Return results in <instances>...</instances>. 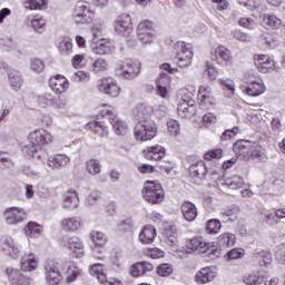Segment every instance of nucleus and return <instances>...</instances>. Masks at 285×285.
<instances>
[{
	"instance_id": "f257e3e1",
	"label": "nucleus",
	"mask_w": 285,
	"mask_h": 285,
	"mask_svg": "<svg viewBox=\"0 0 285 285\" xmlns=\"http://www.w3.org/2000/svg\"><path fill=\"white\" fill-rule=\"evenodd\" d=\"M28 139L30 144L22 148L23 155H26L27 159L46 164L48 151L41 146L52 144V135L46 129H36L29 135Z\"/></svg>"
},
{
	"instance_id": "f03ea898",
	"label": "nucleus",
	"mask_w": 285,
	"mask_h": 285,
	"mask_svg": "<svg viewBox=\"0 0 285 285\" xmlns=\"http://www.w3.org/2000/svg\"><path fill=\"white\" fill-rule=\"evenodd\" d=\"M141 73V62L137 60L118 61L115 68V76L126 81L137 79Z\"/></svg>"
},
{
	"instance_id": "7ed1b4c3",
	"label": "nucleus",
	"mask_w": 285,
	"mask_h": 285,
	"mask_svg": "<svg viewBox=\"0 0 285 285\" xmlns=\"http://www.w3.org/2000/svg\"><path fill=\"white\" fill-rule=\"evenodd\" d=\"M72 19L77 24H88L95 21V10L88 1H78L75 6Z\"/></svg>"
},
{
	"instance_id": "20e7f679",
	"label": "nucleus",
	"mask_w": 285,
	"mask_h": 285,
	"mask_svg": "<svg viewBox=\"0 0 285 285\" xmlns=\"http://www.w3.org/2000/svg\"><path fill=\"white\" fill-rule=\"evenodd\" d=\"M141 195L145 202H148L149 204H161L165 197L161 185L157 181L150 180L145 184Z\"/></svg>"
},
{
	"instance_id": "39448f33",
	"label": "nucleus",
	"mask_w": 285,
	"mask_h": 285,
	"mask_svg": "<svg viewBox=\"0 0 285 285\" xmlns=\"http://www.w3.org/2000/svg\"><path fill=\"white\" fill-rule=\"evenodd\" d=\"M134 135L137 141H150L157 137V124L154 120L139 122L134 129Z\"/></svg>"
},
{
	"instance_id": "423d86ee",
	"label": "nucleus",
	"mask_w": 285,
	"mask_h": 285,
	"mask_svg": "<svg viewBox=\"0 0 285 285\" xmlns=\"http://www.w3.org/2000/svg\"><path fill=\"white\" fill-rule=\"evenodd\" d=\"M175 50L179 68H188L193 63V45L178 41L175 45Z\"/></svg>"
},
{
	"instance_id": "0eeeda50",
	"label": "nucleus",
	"mask_w": 285,
	"mask_h": 285,
	"mask_svg": "<svg viewBox=\"0 0 285 285\" xmlns=\"http://www.w3.org/2000/svg\"><path fill=\"white\" fill-rule=\"evenodd\" d=\"M97 88L102 95L117 98L121 95V87L119 82L112 77H105L97 81Z\"/></svg>"
},
{
	"instance_id": "6e6552de",
	"label": "nucleus",
	"mask_w": 285,
	"mask_h": 285,
	"mask_svg": "<svg viewBox=\"0 0 285 285\" xmlns=\"http://www.w3.org/2000/svg\"><path fill=\"white\" fill-rule=\"evenodd\" d=\"M137 37L141 43H153V41L157 39V31L153 28V22L149 20L139 22L137 27Z\"/></svg>"
},
{
	"instance_id": "1a4fd4ad",
	"label": "nucleus",
	"mask_w": 285,
	"mask_h": 285,
	"mask_svg": "<svg viewBox=\"0 0 285 285\" xmlns=\"http://www.w3.org/2000/svg\"><path fill=\"white\" fill-rule=\"evenodd\" d=\"M61 245L71 250V253H73L78 259L83 257L86 254L83 249V242H81L77 236H63L61 239Z\"/></svg>"
},
{
	"instance_id": "9d476101",
	"label": "nucleus",
	"mask_w": 285,
	"mask_h": 285,
	"mask_svg": "<svg viewBox=\"0 0 285 285\" xmlns=\"http://www.w3.org/2000/svg\"><path fill=\"white\" fill-rule=\"evenodd\" d=\"M114 29L117 35H120V37H129L132 32V19L130 18V14H120L114 22Z\"/></svg>"
},
{
	"instance_id": "9b49d317",
	"label": "nucleus",
	"mask_w": 285,
	"mask_h": 285,
	"mask_svg": "<svg viewBox=\"0 0 285 285\" xmlns=\"http://www.w3.org/2000/svg\"><path fill=\"white\" fill-rule=\"evenodd\" d=\"M90 239L94 242L95 249H94V257L95 259H99L100 262H105L106 255L104 254V250L99 247L106 246V243L108 242V238L106 237V234L94 230L90 233Z\"/></svg>"
},
{
	"instance_id": "f8f14e48",
	"label": "nucleus",
	"mask_w": 285,
	"mask_h": 285,
	"mask_svg": "<svg viewBox=\"0 0 285 285\" xmlns=\"http://www.w3.org/2000/svg\"><path fill=\"white\" fill-rule=\"evenodd\" d=\"M27 215L26 209L21 207H9L4 210V222L9 226H16V224H21Z\"/></svg>"
},
{
	"instance_id": "ddd939ff",
	"label": "nucleus",
	"mask_w": 285,
	"mask_h": 285,
	"mask_svg": "<svg viewBox=\"0 0 285 285\" xmlns=\"http://www.w3.org/2000/svg\"><path fill=\"white\" fill-rule=\"evenodd\" d=\"M0 246L9 257H12V259H19V257H21V248H19V245L14 243L13 237L2 236L0 238Z\"/></svg>"
},
{
	"instance_id": "4468645a",
	"label": "nucleus",
	"mask_w": 285,
	"mask_h": 285,
	"mask_svg": "<svg viewBox=\"0 0 285 285\" xmlns=\"http://www.w3.org/2000/svg\"><path fill=\"white\" fill-rule=\"evenodd\" d=\"M254 66L257 68L258 72L266 75V72L275 70V60L268 55H254Z\"/></svg>"
},
{
	"instance_id": "2eb2a0df",
	"label": "nucleus",
	"mask_w": 285,
	"mask_h": 285,
	"mask_svg": "<svg viewBox=\"0 0 285 285\" xmlns=\"http://www.w3.org/2000/svg\"><path fill=\"white\" fill-rule=\"evenodd\" d=\"M42 164L51 168V170H59L70 164V158L66 154H56L53 156H47Z\"/></svg>"
},
{
	"instance_id": "dca6fc26",
	"label": "nucleus",
	"mask_w": 285,
	"mask_h": 285,
	"mask_svg": "<svg viewBox=\"0 0 285 285\" xmlns=\"http://www.w3.org/2000/svg\"><path fill=\"white\" fill-rule=\"evenodd\" d=\"M49 86L56 95H63L70 88V82L66 77L57 75L49 79Z\"/></svg>"
},
{
	"instance_id": "f3484780",
	"label": "nucleus",
	"mask_w": 285,
	"mask_h": 285,
	"mask_svg": "<svg viewBox=\"0 0 285 285\" xmlns=\"http://www.w3.org/2000/svg\"><path fill=\"white\" fill-rule=\"evenodd\" d=\"M242 90L244 95H247L248 97H259L266 92V85H264V80L256 79L252 80L248 86L244 87Z\"/></svg>"
},
{
	"instance_id": "a211bd4d",
	"label": "nucleus",
	"mask_w": 285,
	"mask_h": 285,
	"mask_svg": "<svg viewBox=\"0 0 285 285\" xmlns=\"http://www.w3.org/2000/svg\"><path fill=\"white\" fill-rule=\"evenodd\" d=\"M253 148V142L250 140H238L234 144V153L240 159L248 161L250 159V149Z\"/></svg>"
},
{
	"instance_id": "6ab92c4d",
	"label": "nucleus",
	"mask_w": 285,
	"mask_h": 285,
	"mask_svg": "<svg viewBox=\"0 0 285 285\" xmlns=\"http://www.w3.org/2000/svg\"><path fill=\"white\" fill-rule=\"evenodd\" d=\"M60 226L65 233H77V230H81V226H83V223L81 222V217L73 216L62 218L60 222Z\"/></svg>"
},
{
	"instance_id": "aec40b11",
	"label": "nucleus",
	"mask_w": 285,
	"mask_h": 285,
	"mask_svg": "<svg viewBox=\"0 0 285 285\" xmlns=\"http://www.w3.org/2000/svg\"><path fill=\"white\" fill-rule=\"evenodd\" d=\"M153 112H155V109L148 104H139L134 109V116L138 119L139 124L144 121H153L150 119V117H153Z\"/></svg>"
},
{
	"instance_id": "412c9836",
	"label": "nucleus",
	"mask_w": 285,
	"mask_h": 285,
	"mask_svg": "<svg viewBox=\"0 0 285 285\" xmlns=\"http://www.w3.org/2000/svg\"><path fill=\"white\" fill-rule=\"evenodd\" d=\"M142 154L149 161H161L166 157V149L160 145H154L144 149Z\"/></svg>"
},
{
	"instance_id": "4be33fe9",
	"label": "nucleus",
	"mask_w": 285,
	"mask_h": 285,
	"mask_svg": "<svg viewBox=\"0 0 285 285\" xmlns=\"http://www.w3.org/2000/svg\"><path fill=\"white\" fill-rule=\"evenodd\" d=\"M177 114L183 119H190L197 115V107L195 100H187V102H179L177 106Z\"/></svg>"
},
{
	"instance_id": "5701e85b",
	"label": "nucleus",
	"mask_w": 285,
	"mask_h": 285,
	"mask_svg": "<svg viewBox=\"0 0 285 285\" xmlns=\"http://www.w3.org/2000/svg\"><path fill=\"white\" fill-rule=\"evenodd\" d=\"M212 60L228 66V63H232L233 61V56L230 55V50L228 48L225 46H218L214 53H212Z\"/></svg>"
},
{
	"instance_id": "b1692460",
	"label": "nucleus",
	"mask_w": 285,
	"mask_h": 285,
	"mask_svg": "<svg viewBox=\"0 0 285 285\" xmlns=\"http://www.w3.org/2000/svg\"><path fill=\"white\" fill-rule=\"evenodd\" d=\"M62 208L65 210H75L79 208V194L76 190H68L62 196Z\"/></svg>"
},
{
	"instance_id": "393cba45",
	"label": "nucleus",
	"mask_w": 285,
	"mask_h": 285,
	"mask_svg": "<svg viewBox=\"0 0 285 285\" xmlns=\"http://www.w3.org/2000/svg\"><path fill=\"white\" fill-rule=\"evenodd\" d=\"M20 266L21 271L24 273H32V271H37L39 266V259H37L35 253L30 252L21 258Z\"/></svg>"
},
{
	"instance_id": "a878e982",
	"label": "nucleus",
	"mask_w": 285,
	"mask_h": 285,
	"mask_svg": "<svg viewBox=\"0 0 285 285\" xmlns=\"http://www.w3.org/2000/svg\"><path fill=\"white\" fill-rule=\"evenodd\" d=\"M157 237V229L153 225H146L141 228L138 239L140 244H153L155 242V238Z\"/></svg>"
},
{
	"instance_id": "bb28decb",
	"label": "nucleus",
	"mask_w": 285,
	"mask_h": 285,
	"mask_svg": "<svg viewBox=\"0 0 285 285\" xmlns=\"http://www.w3.org/2000/svg\"><path fill=\"white\" fill-rule=\"evenodd\" d=\"M181 215L186 222H195L197 219V206L193 202H184L180 206Z\"/></svg>"
},
{
	"instance_id": "cd10ccee",
	"label": "nucleus",
	"mask_w": 285,
	"mask_h": 285,
	"mask_svg": "<svg viewBox=\"0 0 285 285\" xmlns=\"http://www.w3.org/2000/svg\"><path fill=\"white\" fill-rule=\"evenodd\" d=\"M45 275H46V282L49 285H58L59 282H61V273L59 272V268L55 265H46L45 266Z\"/></svg>"
},
{
	"instance_id": "c85d7f7f",
	"label": "nucleus",
	"mask_w": 285,
	"mask_h": 285,
	"mask_svg": "<svg viewBox=\"0 0 285 285\" xmlns=\"http://www.w3.org/2000/svg\"><path fill=\"white\" fill-rule=\"evenodd\" d=\"M215 267H203L195 276L197 284H208L215 279Z\"/></svg>"
},
{
	"instance_id": "c756f323",
	"label": "nucleus",
	"mask_w": 285,
	"mask_h": 285,
	"mask_svg": "<svg viewBox=\"0 0 285 285\" xmlns=\"http://www.w3.org/2000/svg\"><path fill=\"white\" fill-rule=\"evenodd\" d=\"M187 248H189V250H195L196 253H206V250L210 248V244H208L204 237L198 236L189 240Z\"/></svg>"
},
{
	"instance_id": "7c9ffc66",
	"label": "nucleus",
	"mask_w": 285,
	"mask_h": 285,
	"mask_svg": "<svg viewBox=\"0 0 285 285\" xmlns=\"http://www.w3.org/2000/svg\"><path fill=\"white\" fill-rule=\"evenodd\" d=\"M154 266L149 262H139L131 266L130 275L131 277H141V275H146V273H150Z\"/></svg>"
},
{
	"instance_id": "2f4dec72",
	"label": "nucleus",
	"mask_w": 285,
	"mask_h": 285,
	"mask_svg": "<svg viewBox=\"0 0 285 285\" xmlns=\"http://www.w3.org/2000/svg\"><path fill=\"white\" fill-rule=\"evenodd\" d=\"M87 128L91 130L94 135H97V137L106 138L108 137V135H110L108 126H106V122L91 121L87 125Z\"/></svg>"
},
{
	"instance_id": "473e14b6",
	"label": "nucleus",
	"mask_w": 285,
	"mask_h": 285,
	"mask_svg": "<svg viewBox=\"0 0 285 285\" xmlns=\"http://www.w3.org/2000/svg\"><path fill=\"white\" fill-rule=\"evenodd\" d=\"M168 86H170V76L167 73H160L158 81H157V94L163 99L168 97Z\"/></svg>"
},
{
	"instance_id": "72a5a7b5",
	"label": "nucleus",
	"mask_w": 285,
	"mask_h": 285,
	"mask_svg": "<svg viewBox=\"0 0 285 285\" xmlns=\"http://www.w3.org/2000/svg\"><path fill=\"white\" fill-rule=\"evenodd\" d=\"M109 124H111L115 135H118L119 137H125V135H128V122L119 118V116H116V118Z\"/></svg>"
},
{
	"instance_id": "f704fd0d",
	"label": "nucleus",
	"mask_w": 285,
	"mask_h": 285,
	"mask_svg": "<svg viewBox=\"0 0 285 285\" xmlns=\"http://www.w3.org/2000/svg\"><path fill=\"white\" fill-rule=\"evenodd\" d=\"M207 173L208 168L206 167V163H204V160H199L189 167V175L191 177H197L198 179H205Z\"/></svg>"
},
{
	"instance_id": "c9c22d12",
	"label": "nucleus",
	"mask_w": 285,
	"mask_h": 285,
	"mask_svg": "<svg viewBox=\"0 0 285 285\" xmlns=\"http://www.w3.org/2000/svg\"><path fill=\"white\" fill-rule=\"evenodd\" d=\"M112 50H115L112 41L108 39H100V42L94 47L92 52L95 55H110Z\"/></svg>"
},
{
	"instance_id": "e433bc0d",
	"label": "nucleus",
	"mask_w": 285,
	"mask_h": 285,
	"mask_svg": "<svg viewBox=\"0 0 285 285\" xmlns=\"http://www.w3.org/2000/svg\"><path fill=\"white\" fill-rule=\"evenodd\" d=\"M259 42L266 50H273L279 46V40L273 33H264L259 37Z\"/></svg>"
},
{
	"instance_id": "4c0bfd02",
	"label": "nucleus",
	"mask_w": 285,
	"mask_h": 285,
	"mask_svg": "<svg viewBox=\"0 0 285 285\" xmlns=\"http://www.w3.org/2000/svg\"><path fill=\"white\" fill-rule=\"evenodd\" d=\"M243 282L247 285H259L266 282V275L264 272H252L250 274L244 276Z\"/></svg>"
},
{
	"instance_id": "58836bf2",
	"label": "nucleus",
	"mask_w": 285,
	"mask_h": 285,
	"mask_svg": "<svg viewBox=\"0 0 285 285\" xmlns=\"http://www.w3.org/2000/svg\"><path fill=\"white\" fill-rule=\"evenodd\" d=\"M236 243L237 236L230 232L223 233L218 236V245L222 246V248H230L235 246Z\"/></svg>"
},
{
	"instance_id": "ea45409f",
	"label": "nucleus",
	"mask_w": 285,
	"mask_h": 285,
	"mask_svg": "<svg viewBox=\"0 0 285 285\" xmlns=\"http://www.w3.org/2000/svg\"><path fill=\"white\" fill-rule=\"evenodd\" d=\"M8 79L12 90L19 92L23 86V78L21 77V73L17 70H12L8 73Z\"/></svg>"
},
{
	"instance_id": "a19ab883",
	"label": "nucleus",
	"mask_w": 285,
	"mask_h": 285,
	"mask_svg": "<svg viewBox=\"0 0 285 285\" xmlns=\"http://www.w3.org/2000/svg\"><path fill=\"white\" fill-rule=\"evenodd\" d=\"M262 26L267 30H275L282 26V19L274 14H265L263 16Z\"/></svg>"
},
{
	"instance_id": "79ce46f5",
	"label": "nucleus",
	"mask_w": 285,
	"mask_h": 285,
	"mask_svg": "<svg viewBox=\"0 0 285 285\" xmlns=\"http://www.w3.org/2000/svg\"><path fill=\"white\" fill-rule=\"evenodd\" d=\"M22 6L26 10H46L48 0H22Z\"/></svg>"
},
{
	"instance_id": "37998d69",
	"label": "nucleus",
	"mask_w": 285,
	"mask_h": 285,
	"mask_svg": "<svg viewBox=\"0 0 285 285\" xmlns=\"http://www.w3.org/2000/svg\"><path fill=\"white\" fill-rule=\"evenodd\" d=\"M6 275L11 284L23 285V275H21V272L19 269L14 267H8L6 269Z\"/></svg>"
},
{
	"instance_id": "c03bdc74",
	"label": "nucleus",
	"mask_w": 285,
	"mask_h": 285,
	"mask_svg": "<svg viewBox=\"0 0 285 285\" xmlns=\"http://www.w3.org/2000/svg\"><path fill=\"white\" fill-rule=\"evenodd\" d=\"M53 108L57 109L60 115H63V117H72V112H70V105L66 99L58 97L53 104Z\"/></svg>"
},
{
	"instance_id": "a18cd8bd",
	"label": "nucleus",
	"mask_w": 285,
	"mask_h": 285,
	"mask_svg": "<svg viewBox=\"0 0 285 285\" xmlns=\"http://www.w3.org/2000/svg\"><path fill=\"white\" fill-rule=\"evenodd\" d=\"M239 6H244L247 10H257L258 12H264L266 10V4L262 0H237Z\"/></svg>"
},
{
	"instance_id": "49530a36",
	"label": "nucleus",
	"mask_w": 285,
	"mask_h": 285,
	"mask_svg": "<svg viewBox=\"0 0 285 285\" xmlns=\"http://www.w3.org/2000/svg\"><path fill=\"white\" fill-rule=\"evenodd\" d=\"M91 27H90V32L92 35V41L95 39H99L104 35V30H106V24L104 23V20L101 19H96L91 21Z\"/></svg>"
},
{
	"instance_id": "de8ad7c7",
	"label": "nucleus",
	"mask_w": 285,
	"mask_h": 285,
	"mask_svg": "<svg viewBox=\"0 0 285 285\" xmlns=\"http://www.w3.org/2000/svg\"><path fill=\"white\" fill-rule=\"evenodd\" d=\"M222 230V222L217 218H212L205 224V233L207 235H219Z\"/></svg>"
},
{
	"instance_id": "09e8293b",
	"label": "nucleus",
	"mask_w": 285,
	"mask_h": 285,
	"mask_svg": "<svg viewBox=\"0 0 285 285\" xmlns=\"http://www.w3.org/2000/svg\"><path fill=\"white\" fill-rule=\"evenodd\" d=\"M41 230H43V227L35 222L28 223V225L24 227L26 236L31 238L41 237Z\"/></svg>"
},
{
	"instance_id": "8fccbe9b",
	"label": "nucleus",
	"mask_w": 285,
	"mask_h": 285,
	"mask_svg": "<svg viewBox=\"0 0 285 285\" xmlns=\"http://www.w3.org/2000/svg\"><path fill=\"white\" fill-rule=\"evenodd\" d=\"M46 23H47L46 18L39 14L33 16L30 20L32 30H35V32H38L39 35H41V32L46 30Z\"/></svg>"
},
{
	"instance_id": "3c124183",
	"label": "nucleus",
	"mask_w": 285,
	"mask_h": 285,
	"mask_svg": "<svg viewBox=\"0 0 285 285\" xmlns=\"http://www.w3.org/2000/svg\"><path fill=\"white\" fill-rule=\"evenodd\" d=\"M106 70H108V60L104 58H97L92 61L91 72H94V75H101L106 72Z\"/></svg>"
},
{
	"instance_id": "603ef678",
	"label": "nucleus",
	"mask_w": 285,
	"mask_h": 285,
	"mask_svg": "<svg viewBox=\"0 0 285 285\" xmlns=\"http://www.w3.org/2000/svg\"><path fill=\"white\" fill-rule=\"evenodd\" d=\"M58 49L60 55H62L63 57H68V55L72 53V41L68 38H62L58 42Z\"/></svg>"
},
{
	"instance_id": "864d4df0",
	"label": "nucleus",
	"mask_w": 285,
	"mask_h": 285,
	"mask_svg": "<svg viewBox=\"0 0 285 285\" xmlns=\"http://www.w3.org/2000/svg\"><path fill=\"white\" fill-rule=\"evenodd\" d=\"M100 117H105V119H109V122H111L112 119L118 117L117 110L110 105H102L100 109Z\"/></svg>"
},
{
	"instance_id": "5fc2aeb1",
	"label": "nucleus",
	"mask_w": 285,
	"mask_h": 285,
	"mask_svg": "<svg viewBox=\"0 0 285 285\" xmlns=\"http://www.w3.org/2000/svg\"><path fill=\"white\" fill-rule=\"evenodd\" d=\"M71 81H75V83H88L90 81V72L88 71H76L70 77Z\"/></svg>"
},
{
	"instance_id": "6e6d98bb",
	"label": "nucleus",
	"mask_w": 285,
	"mask_h": 285,
	"mask_svg": "<svg viewBox=\"0 0 285 285\" xmlns=\"http://www.w3.org/2000/svg\"><path fill=\"white\" fill-rule=\"evenodd\" d=\"M199 101V107L202 110H210L213 106H215V98H213L212 95H206L203 94L200 97H198Z\"/></svg>"
},
{
	"instance_id": "4d7b16f0",
	"label": "nucleus",
	"mask_w": 285,
	"mask_h": 285,
	"mask_svg": "<svg viewBox=\"0 0 285 285\" xmlns=\"http://www.w3.org/2000/svg\"><path fill=\"white\" fill-rule=\"evenodd\" d=\"M86 170L89 175H99L101 173V163L97 159H90L86 163Z\"/></svg>"
},
{
	"instance_id": "13d9d810",
	"label": "nucleus",
	"mask_w": 285,
	"mask_h": 285,
	"mask_svg": "<svg viewBox=\"0 0 285 285\" xmlns=\"http://www.w3.org/2000/svg\"><path fill=\"white\" fill-rule=\"evenodd\" d=\"M167 130L170 137H179L181 132V125H179V121L171 119L167 121Z\"/></svg>"
},
{
	"instance_id": "bf43d9fd",
	"label": "nucleus",
	"mask_w": 285,
	"mask_h": 285,
	"mask_svg": "<svg viewBox=\"0 0 285 285\" xmlns=\"http://www.w3.org/2000/svg\"><path fill=\"white\" fill-rule=\"evenodd\" d=\"M45 69L46 62H43V60L39 58H32L30 60V70H32V72H36V75H41V72H43Z\"/></svg>"
},
{
	"instance_id": "052dcab7",
	"label": "nucleus",
	"mask_w": 285,
	"mask_h": 285,
	"mask_svg": "<svg viewBox=\"0 0 285 285\" xmlns=\"http://www.w3.org/2000/svg\"><path fill=\"white\" fill-rule=\"evenodd\" d=\"M79 275H81V269H79V267H77L76 265H71L67 269L66 282L70 284L75 282V279H77Z\"/></svg>"
},
{
	"instance_id": "680f3d73",
	"label": "nucleus",
	"mask_w": 285,
	"mask_h": 285,
	"mask_svg": "<svg viewBox=\"0 0 285 285\" xmlns=\"http://www.w3.org/2000/svg\"><path fill=\"white\" fill-rule=\"evenodd\" d=\"M226 186L232 190H237L244 186V178L240 176H233L232 178L226 180Z\"/></svg>"
},
{
	"instance_id": "e2e57ef3",
	"label": "nucleus",
	"mask_w": 285,
	"mask_h": 285,
	"mask_svg": "<svg viewBox=\"0 0 285 285\" xmlns=\"http://www.w3.org/2000/svg\"><path fill=\"white\" fill-rule=\"evenodd\" d=\"M255 257L257 261H259L261 266H268V264L272 262L271 253L266 250L255 252Z\"/></svg>"
},
{
	"instance_id": "0e129e2a",
	"label": "nucleus",
	"mask_w": 285,
	"mask_h": 285,
	"mask_svg": "<svg viewBox=\"0 0 285 285\" xmlns=\"http://www.w3.org/2000/svg\"><path fill=\"white\" fill-rule=\"evenodd\" d=\"M131 229H132V220L130 218L121 220L116 225L117 233H128V230H131Z\"/></svg>"
},
{
	"instance_id": "69168bd1",
	"label": "nucleus",
	"mask_w": 285,
	"mask_h": 285,
	"mask_svg": "<svg viewBox=\"0 0 285 285\" xmlns=\"http://www.w3.org/2000/svg\"><path fill=\"white\" fill-rule=\"evenodd\" d=\"M246 255V250L242 247L233 248L227 254V259H242Z\"/></svg>"
},
{
	"instance_id": "338daca9",
	"label": "nucleus",
	"mask_w": 285,
	"mask_h": 285,
	"mask_svg": "<svg viewBox=\"0 0 285 285\" xmlns=\"http://www.w3.org/2000/svg\"><path fill=\"white\" fill-rule=\"evenodd\" d=\"M222 217L225 222H235L237 219V207H232L222 212Z\"/></svg>"
},
{
	"instance_id": "774afa93",
	"label": "nucleus",
	"mask_w": 285,
	"mask_h": 285,
	"mask_svg": "<svg viewBox=\"0 0 285 285\" xmlns=\"http://www.w3.org/2000/svg\"><path fill=\"white\" fill-rule=\"evenodd\" d=\"M58 97H55L52 94H45L39 97L40 104H43L45 106H51L53 108Z\"/></svg>"
}]
</instances>
